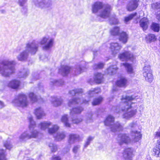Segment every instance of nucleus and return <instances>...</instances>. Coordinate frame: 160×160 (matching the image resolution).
I'll return each instance as SVG.
<instances>
[{"label":"nucleus","instance_id":"1","mask_svg":"<svg viewBox=\"0 0 160 160\" xmlns=\"http://www.w3.org/2000/svg\"><path fill=\"white\" fill-rule=\"evenodd\" d=\"M134 97L132 96H126L123 97L122 101L124 103L122 105V111L125 112L123 115V117L126 119H129L135 115L138 108L137 103L131 102Z\"/></svg>","mask_w":160,"mask_h":160},{"label":"nucleus","instance_id":"2","mask_svg":"<svg viewBox=\"0 0 160 160\" xmlns=\"http://www.w3.org/2000/svg\"><path fill=\"white\" fill-rule=\"evenodd\" d=\"M114 118L112 116L109 115L106 118L105 121V125L109 127L111 131L116 132L122 131L123 129V126L118 122L114 123Z\"/></svg>","mask_w":160,"mask_h":160},{"label":"nucleus","instance_id":"3","mask_svg":"<svg viewBox=\"0 0 160 160\" xmlns=\"http://www.w3.org/2000/svg\"><path fill=\"white\" fill-rule=\"evenodd\" d=\"M1 64L2 65V68L1 70V73L2 76L9 77L15 72L14 64L12 62L3 61Z\"/></svg>","mask_w":160,"mask_h":160},{"label":"nucleus","instance_id":"4","mask_svg":"<svg viewBox=\"0 0 160 160\" xmlns=\"http://www.w3.org/2000/svg\"><path fill=\"white\" fill-rule=\"evenodd\" d=\"M12 103L15 106L22 108L27 107L29 104L27 96L23 93L18 94L12 100Z\"/></svg>","mask_w":160,"mask_h":160},{"label":"nucleus","instance_id":"5","mask_svg":"<svg viewBox=\"0 0 160 160\" xmlns=\"http://www.w3.org/2000/svg\"><path fill=\"white\" fill-rule=\"evenodd\" d=\"M54 42V39L48 36H45L41 40V44L43 45L42 49L45 51L49 50L52 47Z\"/></svg>","mask_w":160,"mask_h":160},{"label":"nucleus","instance_id":"6","mask_svg":"<svg viewBox=\"0 0 160 160\" xmlns=\"http://www.w3.org/2000/svg\"><path fill=\"white\" fill-rule=\"evenodd\" d=\"M143 72L145 80L149 82H151L153 78L150 66L149 65L145 66L143 68Z\"/></svg>","mask_w":160,"mask_h":160},{"label":"nucleus","instance_id":"7","mask_svg":"<svg viewBox=\"0 0 160 160\" xmlns=\"http://www.w3.org/2000/svg\"><path fill=\"white\" fill-rule=\"evenodd\" d=\"M111 10V7L109 5H105L102 9L100 11L98 15L102 18H107L109 16Z\"/></svg>","mask_w":160,"mask_h":160},{"label":"nucleus","instance_id":"8","mask_svg":"<svg viewBox=\"0 0 160 160\" xmlns=\"http://www.w3.org/2000/svg\"><path fill=\"white\" fill-rule=\"evenodd\" d=\"M118 57L119 59L122 61L128 60H132L134 58L133 54L129 51H126L119 54Z\"/></svg>","mask_w":160,"mask_h":160},{"label":"nucleus","instance_id":"9","mask_svg":"<svg viewBox=\"0 0 160 160\" xmlns=\"http://www.w3.org/2000/svg\"><path fill=\"white\" fill-rule=\"evenodd\" d=\"M20 84L21 82L20 80L13 79L8 83L7 86L11 88L17 89L19 88Z\"/></svg>","mask_w":160,"mask_h":160},{"label":"nucleus","instance_id":"10","mask_svg":"<svg viewBox=\"0 0 160 160\" xmlns=\"http://www.w3.org/2000/svg\"><path fill=\"white\" fill-rule=\"evenodd\" d=\"M122 46L117 42H112L110 44V49L112 53L115 55L121 50Z\"/></svg>","mask_w":160,"mask_h":160},{"label":"nucleus","instance_id":"11","mask_svg":"<svg viewBox=\"0 0 160 160\" xmlns=\"http://www.w3.org/2000/svg\"><path fill=\"white\" fill-rule=\"evenodd\" d=\"M139 0H131L128 4L127 9L128 11H132L135 10L138 6Z\"/></svg>","mask_w":160,"mask_h":160},{"label":"nucleus","instance_id":"12","mask_svg":"<svg viewBox=\"0 0 160 160\" xmlns=\"http://www.w3.org/2000/svg\"><path fill=\"white\" fill-rule=\"evenodd\" d=\"M105 5L103 4L101 2H97L94 3L92 6V12L93 13H96L98 12L99 13L100 11H101Z\"/></svg>","mask_w":160,"mask_h":160},{"label":"nucleus","instance_id":"13","mask_svg":"<svg viewBox=\"0 0 160 160\" xmlns=\"http://www.w3.org/2000/svg\"><path fill=\"white\" fill-rule=\"evenodd\" d=\"M118 137L119 142L120 144L123 143L128 144L131 141L130 138L126 134H120Z\"/></svg>","mask_w":160,"mask_h":160},{"label":"nucleus","instance_id":"14","mask_svg":"<svg viewBox=\"0 0 160 160\" xmlns=\"http://www.w3.org/2000/svg\"><path fill=\"white\" fill-rule=\"evenodd\" d=\"M131 134L134 142L138 141L141 139L142 137V135L140 132L137 130H132L131 131Z\"/></svg>","mask_w":160,"mask_h":160},{"label":"nucleus","instance_id":"15","mask_svg":"<svg viewBox=\"0 0 160 160\" xmlns=\"http://www.w3.org/2000/svg\"><path fill=\"white\" fill-rule=\"evenodd\" d=\"M132 150L131 148H126L123 153V157L125 160H132Z\"/></svg>","mask_w":160,"mask_h":160},{"label":"nucleus","instance_id":"16","mask_svg":"<svg viewBox=\"0 0 160 160\" xmlns=\"http://www.w3.org/2000/svg\"><path fill=\"white\" fill-rule=\"evenodd\" d=\"M88 102L86 100L81 101L79 98H75L69 100L68 105L69 106L72 107L76 104H81L83 103H86Z\"/></svg>","mask_w":160,"mask_h":160},{"label":"nucleus","instance_id":"17","mask_svg":"<svg viewBox=\"0 0 160 160\" xmlns=\"http://www.w3.org/2000/svg\"><path fill=\"white\" fill-rule=\"evenodd\" d=\"M76 140L80 141L82 140L80 136L76 134H71L69 136L68 142L70 144L74 143Z\"/></svg>","mask_w":160,"mask_h":160},{"label":"nucleus","instance_id":"18","mask_svg":"<svg viewBox=\"0 0 160 160\" xmlns=\"http://www.w3.org/2000/svg\"><path fill=\"white\" fill-rule=\"evenodd\" d=\"M52 105L54 107L61 105L62 102V100L61 98L52 97L51 100Z\"/></svg>","mask_w":160,"mask_h":160},{"label":"nucleus","instance_id":"19","mask_svg":"<svg viewBox=\"0 0 160 160\" xmlns=\"http://www.w3.org/2000/svg\"><path fill=\"white\" fill-rule=\"evenodd\" d=\"M53 3L51 0H42L41 6L42 8L51 9L52 8Z\"/></svg>","mask_w":160,"mask_h":160},{"label":"nucleus","instance_id":"20","mask_svg":"<svg viewBox=\"0 0 160 160\" xmlns=\"http://www.w3.org/2000/svg\"><path fill=\"white\" fill-rule=\"evenodd\" d=\"M66 136L65 132H58L56 135H54L53 137L56 141H61L64 139Z\"/></svg>","mask_w":160,"mask_h":160},{"label":"nucleus","instance_id":"21","mask_svg":"<svg viewBox=\"0 0 160 160\" xmlns=\"http://www.w3.org/2000/svg\"><path fill=\"white\" fill-rule=\"evenodd\" d=\"M59 129V127L57 125L52 124L49 126L48 128V132L51 134L53 135L57 132Z\"/></svg>","mask_w":160,"mask_h":160},{"label":"nucleus","instance_id":"22","mask_svg":"<svg viewBox=\"0 0 160 160\" xmlns=\"http://www.w3.org/2000/svg\"><path fill=\"white\" fill-rule=\"evenodd\" d=\"M128 38V35L126 32H122L120 34L119 40L123 44H125L127 42Z\"/></svg>","mask_w":160,"mask_h":160},{"label":"nucleus","instance_id":"23","mask_svg":"<svg viewBox=\"0 0 160 160\" xmlns=\"http://www.w3.org/2000/svg\"><path fill=\"white\" fill-rule=\"evenodd\" d=\"M27 48L30 49V51L32 54H34L37 51L38 47L33 43H28L26 46Z\"/></svg>","mask_w":160,"mask_h":160},{"label":"nucleus","instance_id":"24","mask_svg":"<svg viewBox=\"0 0 160 160\" xmlns=\"http://www.w3.org/2000/svg\"><path fill=\"white\" fill-rule=\"evenodd\" d=\"M148 22L147 18H143L140 21V24L143 30H146L148 27Z\"/></svg>","mask_w":160,"mask_h":160},{"label":"nucleus","instance_id":"25","mask_svg":"<svg viewBox=\"0 0 160 160\" xmlns=\"http://www.w3.org/2000/svg\"><path fill=\"white\" fill-rule=\"evenodd\" d=\"M117 69L118 68L116 65L111 66L107 69L105 72L108 74L113 75L116 72Z\"/></svg>","mask_w":160,"mask_h":160},{"label":"nucleus","instance_id":"26","mask_svg":"<svg viewBox=\"0 0 160 160\" xmlns=\"http://www.w3.org/2000/svg\"><path fill=\"white\" fill-rule=\"evenodd\" d=\"M71 68L68 66H62L61 68L59 70V72L62 73L63 76L66 75L70 72Z\"/></svg>","mask_w":160,"mask_h":160},{"label":"nucleus","instance_id":"27","mask_svg":"<svg viewBox=\"0 0 160 160\" xmlns=\"http://www.w3.org/2000/svg\"><path fill=\"white\" fill-rule=\"evenodd\" d=\"M121 65L124 66L128 73H132L133 72V69L131 64L127 63H121Z\"/></svg>","mask_w":160,"mask_h":160},{"label":"nucleus","instance_id":"28","mask_svg":"<svg viewBox=\"0 0 160 160\" xmlns=\"http://www.w3.org/2000/svg\"><path fill=\"white\" fill-rule=\"evenodd\" d=\"M103 78V75L102 74L98 73L95 75L94 80L96 83H100L102 81Z\"/></svg>","mask_w":160,"mask_h":160},{"label":"nucleus","instance_id":"29","mask_svg":"<svg viewBox=\"0 0 160 160\" xmlns=\"http://www.w3.org/2000/svg\"><path fill=\"white\" fill-rule=\"evenodd\" d=\"M83 110L82 107H78L73 108L71 110L70 114L73 116L74 114H79Z\"/></svg>","mask_w":160,"mask_h":160},{"label":"nucleus","instance_id":"30","mask_svg":"<svg viewBox=\"0 0 160 160\" xmlns=\"http://www.w3.org/2000/svg\"><path fill=\"white\" fill-rule=\"evenodd\" d=\"M28 97L32 103L36 102L38 100L37 96L33 92H30L28 94Z\"/></svg>","mask_w":160,"mask_h":160},{"label":"nucleus","instance_id":"31","mask_svg":"<svg viewBox=\"0 0 160 160\" xmlns=\"http://www.w3.org/2000/svg\"><path fill=\"white\" fill-rule=\"evenodd\" d=\"M127 83V80L125 78H122L117 81L116 85L120 87H124L126 86Z\"/></svg>","mask_w":160,"mask_h":160},{"label":"nucleus","instance_id":"32","mask_svg":"<svg viewBox=\"0 0 160 160\" xmlns=\"http://www.w3.org/2000/svg\"><path fill=\"white\" fill-rule=\"evenodd\" d=\"M28 55V53L26 51H24L19 54L18 59L20 61L24 60L27 59Z\"/></svg>","mask_w":160,"mask_h":160},{"label":"nucleus","instance_id":"33","mask_svg":"<svg viewBox=\"0 0 160 160\" xmlns=\"http://www.w3.org/2000/svg\"><path fill=\"white\" fill-rule=\"evenodd\" d=\"M61 121L63 123L65 126L67 127H70V124L69 122L68 118L67 115H64L61 118Z\"/></svg>","mask_w":160,"mask_h":160},{"label":"nucleus","instance_id":"34","mask_svg":"<svg viewBox=\"0 0 160 160\" xmlns=\"http://www.w3.org/2000/svg\"><path fill=\"white\" fill-rule=\"evenodd\" d=\"M48 146L52 152H55L58 149L57 145L53 143H50L48 144Z\"/></svg>","mask_w":160,"mask_h":160},{"label":"nucleus","instance_id":"35","mask_svg":"<svg viewBox=\"0 0 160 160\" xmlns=\"http://www.w3.org/2000/svg\"><path fill=\"white\" fill-rule=\"evenodd\" d=\"M7 154L5 150L0 149V160H7Z\"/></svg>","mask_w":160,"mask_h":160},{"label":"nucleus","instance_id":"36","mask_svg":"<svg viewBox=\"0 0 160 160\" xmlns=\"http://www.w3.org/2000/svg\"><path fill=\"white\" fill-rule=\"evenodd\" d=\"M83 67L80 65L76 66L74 68V72L76 75H78L83 72Z\"/></svg>","mask_w":160,"mask_h":160},{"label":"nucleus","instance_id":"37","mask_svg":"<svg viewBox=\"0 0 160 160\" xmlns=\"http://www.w3.org/2000/svg\"><path fill=\"white\" fill-rule=\"evenodd\" d=\"M92 112H90L87 113L86 115V118L85 122L87 123L92 122Z\"/></svg>","mask_w":160,"mask_h":160},{"label":"nucleus","instance_id":"38","mask_svg":"<svg viewBox=\"0 0 160 160\" xmlns=\"http://www.w3.org/2000/svg\"><path fill=\"white\" fill-rule=\"evenodd\" d=\"M51 125V122H43L41 123V129L45 130L46 128H48L49 126Z\"/></svg>","mask_w":160,"mask_h":160},{"label":"nucleus","instance_id":"39","mask_svg":"<svg viewBox=\"0 0 160 160\" xmlns=\"http://www.w3.org/2000/svg\"><path fill=\"white\" fill-rule=\"evenodd\" d=\"M151 28L152 30L155 32H158L160 29V26L158 24L156 23H152Z\"/></svg>","mask_w":160,"mask_h":160},{"label":"nucleus","instance_id":"40","mask_svg":"<svg viewBox=\"0 0 160 160\" xmlns=\"http://www.w3.org/2000/svg\"><path fill=\"white\" fill-rule=\"evenodd\" d=\"M119 28L116 27H114L111 30L110 33L112 35L115 36L118 35L119 32Z\"/></svg>","mask_w":160,"mask_h":160},{"label":"nucleus","instance_id":"41","mask_svg":"<svg viewBox=\"0 0 160 160\" xmlns=\"http://www.w3.org/2000/svg\"><path fill=\"white\" fill-rule=\"evenodd\" d=\"M137 13L135 12L134 13L131 14L128 17H126L124 18V22L125 23H127L129 21L132 19L134 17L137 15Z\"/></svg>","mask_w":160,"mask_h":160},{"label":"nucleus","instance_id":"42","mask_svg":"<svg viewBox=\"0 0 160 160\" xmlns=\"http://www.w3.org/2000/svg\"><path fill=\"white\" fill-rule=\"evenodd\" d=\"M102 100V98L101 97L95 98L92 102L93 105H97L100 103Z\"/></svg>","mask_w":160,"mask_h":160},{"label":"nucleus","instance_id":"43","mask_svg":"<svg viewBox=\"0 0 160 160\" xmlns=\"http://www.w3.org/2000/svg\"><path fill=\"white\" fill-rule=\"evenodd\" d=\"M158 145L156 146V148L158 149V150H156V149H153V151L154 152L155 155L158 156V154L160 153V139L157 141Z\"/></svg>","mask_w":160,"mask_h":160},{"label":"nucleus","instance_id":"44","mask_svg":"<svg viewBox=\"0 0 160 160\" xmlns=\"http://www.w3.org/2000/svg\"><path fill=\"white\" fill-rule=\"evenodd\" d=\"M110 23L111 24H117L118 23V21L116 18L115 15L113 16L110 19Z\"/></svg>","mask_w":160,"mask_h":160},{"label":"nucleus","instance_id":"45","mask_svg":"<svg viewBox=\"0 0 160 160\" xmlns=\"http://www.w3.org/2000/svg\"><path fill=\"white\" fill-rule=\"evenodd\" d=\"M146 38L150 42H154L156 40V36L153 34H150Z\"/></svg>","mask_w":160,"mask_h":160},{"label":"nucleus","instance_id":"46","mask_svg":"<svg viewBox=\"0 0 160 160\" xmlns=\"http://www.w3.org/2000/svg\"><path fill=\"white\" fill-rule=\"evenodd\" d=\"M29 119L30 122V124L29 125V129H32L34 128L36 126V125L35 122L33 121L32 119V118H30Z\"/></svg>","mask_w":160,"mask_h":160},{"label":"nucleus","instance_id":"47","mask_svg":"<svg viewBox=\"0 0 160 160\" xmlns=\"http://www.w3.org/2000/svg\"><path fill=\"white\" fill-rule=\"evenodd\" d=\"M82 92V89H78L71 90L69 92V93L70 94L73 96L75 95L77 93H81Z\"/></svg>","mask_w":160,"mask_h":160},{"label":"nucleus","instance_id":"48","mask_svg":"<svg viewBox=\"0 0 160 160\" xmlns=\"http://www.w3.org/2000/svg\"><path fill=\"white\" fill-rule=\"evenodd\" d=\"M3 146L7 149L10 150L12 148V145L10 142L8 141H6L3 144Z\"/></svg>","mask_w":160,"mask_h":160},{"label":"nucleus","instance_id":"49","mask_svg":"<svg viewBox=\"0 0 160 160\" xmlns=\"http://www.w3.org/2000/svg\"><path fill=\"white\" fill-rule=\"evenodd\" d=\"M39 134L38 132L36 130H35L32 131L31 135L29 136V138H35L37 137Z\"/></svg>","mask_w":160,"mask_h":160},{"label":"nucleus","instance_id":"50","mask_svg":"<svg viewBox=\"0 0 160 160\" xmlns=\"http://www.w3.org/2000/svg\"><path fill=\"white\" fill-rule=\"evenodd\" d=\"M152 8L154 9H158L160 8V2H155L152 4Z\"/></svg>","mask_w":160,"mask_h":160},{"label":"nucleus","instance_id":"51","mask_svg":"<svg viewBox=\"0 0 160 160\" xmlns=\"http://www.w3.org/2000/svg\"><path fill=\"white\" fill-rule=\"evenodd\" d=\"M83 120V119L81 118H78L75 119H73L72 120L73 123L78 124L82 122Z\"/></svg>","mask_w":160,"mask_h":160},{"label":"nucleus","instance_id":"52","mask_svg":"<svg viewBox=\"0 0 160 160\" xmlns=\"http://www.w3.org/2000/svg\"><path fill=\"white\" fill-rule=\"evenodd\" d=\"M80 148V146L79 145H77L74 146L72 149V152L75 154H76L79 150Z\"/></svg>","mask_w":160,"mask_h":160},{"label":"nucleus","instance_id":"53","mask_svg":"<svg viewBox=\"0 0 160 160\" xmlns=\"http://www.w3.org/2000/svg\"><path fill=\"white\" fill-rule=\"evenodd\" d=\"M103 66V63H100L95 64L93 66V68L94 69H100L102 68Z\"/></svg>","mask_w":160,"mask_h":160},{"label":"nucleus","instance_id":"54","mask_svg":"<svg viewBox=\"0 0 160 160\" xmlns=\"http://www.w3.org/2000/svg\"><path fill=\"white\" fill-rule=\"evenodd\" d=\"M129 126L131 128V131L132 130H134L133 129L136 128L138 127L137 124L136 123V122H132L129 125Z\"/></svg>","mask_w":160,"mask_h":160},{"label":"nucleus","instance_id":"55","mask_svg":"<svg viewBox=\"0 0 160 160\" xmlns=\"http://www.w3.org/2000/svg\"><path fill=\"white\" fill-rule=\"evenodd\" d=\"M93 139V138L92 137H89L88 138L87 140L85 143L84 145V147L85 148H87V147L90 144L91 141H92Z\"/></svg>","mask_w":160,"mask_h":160},{"label":"nucleus","instance_id":"56","mask_svg":"<svg viewBox=\"0 0 160 160\" xmlns=\"http://www.w3.org/2000/svg\"><path fill=\"white\" fill-rule=\"evenodd\" d=\"M100 92V90L99 88L94 89L93 90H90L89 91V94L91 95L92 94L94 93H97Z\"/></svg>","mask_w":160,"mask_h":160},{"label":"nucleus","instance_id":"57","mask_svg":"<svg viewBox=\"0 0 160 160\" xmlns=\"http://www.w3.org/2000/svg\"><path fill=\"white\" fill-rule=\"evenodd\" d=\"M34 113L38 119L40 118V110L39 108H37L35 110Z\"/></svg>","mask_w":160,"mask_h":160},{"label":"nucleus","instance_id":"58","mask_svg":"<svg viewBox=\"0 0 160 160\" xmlns=\"http://www.w3.org/2000/svg\"><path fill=\"white\" fill-rule=\"evenodd\" d=\"M51 82H52L53 83L56 84L58 85V84L60 85H62L63 83V82L62 80L60 81H56V80H53L52 81H51Z\"/></svg>","mask_w":160,"mask_h":160},{"label":"nucleus","instance_id":"59","mask_svg":"<svg viewBox=\"0 0 160 160\" xmlns=\"http://www.w3.org/2000/svg\"><path fill=\"white\" fill-rule=\"evenodd\" d=\"M160 137V131H158L156 132L154 134V138L157 139Z\"/></svg>","mask_w":160,"mask_h":160},{"label":"nucleus","instance_id":"60","mask_svg":"<svg viewBox=\"0 0 160 160\" xmlns=\"http://www.w3.org/2000/svg\"><path fill=\"white\" fill-rule=\"evenodd\" d=\"M26 2V0H19V3L21 6H23Z\"/></svg>","mask_w":160,"mask_h":160},{"label":"nucleus","instance_id":"61","mask_svg":"<svg viewBox=\"0 0 160 160\" xmlns=\"http://www.w3.org/2000/svg\"><path fill=\"white\" fill-rule=\"evenodd\" d=\"M70 148L69 147H67L64 148L63 149V153H66L70 151Z\"/></svg>","mask_w":160,"mask_h":160},{"label":"nucleus","instance_id":"62","mask_svg":"<svg viewBox=\"0 0 160 160\" xmlns=\"http://www.w3.org/2000/svg\"><path fill=\"white\" fill-rule=\"evenodd\" d=\"M61 158L59 156L54 155L52 158V160H61Z\"/></svg>","mask_w":160,"mask_h":160},{"label":"nucleus","instance_id":"63","mask_svg":"<svg viewBox=\"0 0 160 160\" xmlns=\"http://www.w3.org/2000/svg\"><path fill=\"white\" fill-rule=\"evenodd\" d=\"M4 107V105L3 102L0 101V109Z\"/></svg>","mask_w":160,"mask_h":160},{"label":"nucleus","instance_id":"64","mask_svg":"<svg viewBox=\"0 0 160 160\" xmlns=\"http://www.w3.org/2000/svg\"><path fill=\"white\" fill-rule=\"evenodd\" d=\"M156 18L157 19L160 21V12L157 13Z\"/></svg>","mask_w":160,"mask_h":160}]
</instances>
